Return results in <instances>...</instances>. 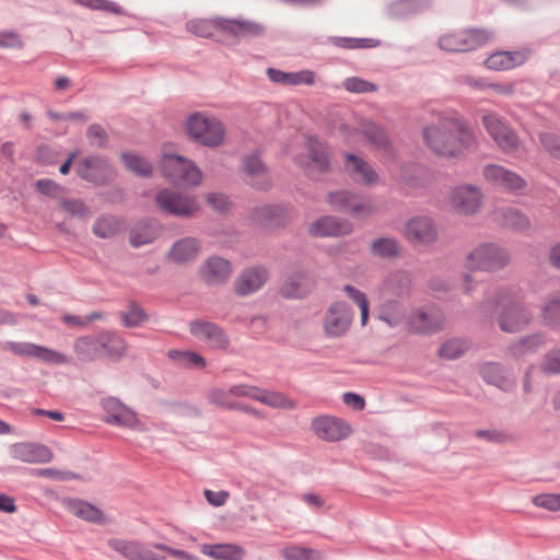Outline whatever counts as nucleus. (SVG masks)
<instances>
[{
  "label": "nucleus",
  "mask_w": 560,
  "mask_h": 560,
  "mask_svg": "<svg viewBox=\"0 0 560 560\" xmlns=\"http://www.w3.org/2000/svg\"><path fill=\"white\" fill-rule=\"evenodd\" d=\"M352 231L351 222L332 215L323 217L310 226V233L318 237L347 235Z\"/></svg>",
  "instance_id": "nucleus-26"
},
{
  "label": "nucleus",
  "mask_w": 560,
  "mask_h": 560,
  "mask_svg": "<svg viewBox=\"0 0 560 560\" xmlns=\"http://www.w3.org/2000/svg\"><path fill=\"white\" fill-rule=\"evenodd\" d=\"M372 253L382 258L396 257L399 254V246L396 240L390 237H381L371 245Z\"/></svg>",
  "instance_id": "nucleus-48"
},
{
  "label": "nucleus",
  "mask_w": 560,
  "mask_h": 560,
  "mask_svg": "<svg viewBox=\"0 0 560 560\" xmlns=\"http://www.w3.org/2000/svg\"><path fill=\"white\" fill-rule=\"evenodd\" d=\"M168 357L187 368L203 369L206 366L205 358L196 352L171 350Z\"/></svg>",
  "instance_id": "nucleus-51"
},
{
  "label": "nucleus",
  "mask_w": 560,
  "mask_h": 560,
  "mask_svg": "<svg viewBox=\"0 0 560 560\" xmlns=\"http://www.w3.org/2000/svg\"><path fill=\"white\" fill-rule=\"evenodd\" d=\"M35 185L39 192L50 197L57 196L61 190L57 183L48 178L38 179Z\"/></svg>",
  "instance_id": "nucleus-64"
},
{
  "label": "nucleus",
  "mask_w": 560,
  "mask_h": 560,
  "mask_svg": "<svg viewBox=\"0 0 560 560\" xmlns=\"http://www.w3.org/2000/svg\"><path fill=\"white\" fill-rule=\"evenodd\" d=\"M77 173L82 179L94 184H104L114 176V171L107 160L97 155L82 159L77 164Z\"/></svg>",
  "instance_id": "nucleus-17"
},
{
  "label": "nucleus",
  "mask_w": 560,
  "mask_h": 560,
  "mask_svg": "<svg viewBox=\"0 0 560 560\" xmlns=\"http://www.w3.org/2000/svg\"><path fill=\"white\" fill-rule=\"evenodd\" d=\"M86 136L90 143L97 148L104 147L107 142V133L105 129L97 124H93L88 128Z\"/></svg>",
  "instance_id": "nucleus-59"
},
{
  "label": "nucleus",
  "mask_w": 560,
  "mask_h": 560,
  "mask_svg": "<svg viewBox=\"0 0 560 560\" xmlns=\"http://www.w3.org/2000/svg\"><path fill=\"white\" fill-rule=\"evenodd\" d=\"M267 75L273 83L283 85H313L315 82L314 72L311 70H301L296 72H284L282 70L268 68Z\"/></svg>",
  "instance_id": "nucleus-33"
},
{
  "label": "nucleus",
  "mask_w": 560,
  "mask_h": 560,
  "mask_svg": "<svg viewBox=\"0 0 560 560\" xmlns=\"http://www.w3.org/2000/svg\"><path fill=\"white\" fill-rule=\"evenodd\" d=\"M343 88L350 93H371L377 90V86L358 77H350L343 81Z\"/></svg>",
  "instance_id": "nucleus-56"
},
{
  "label": "nucleus",
  "mask_w": 560,
  "mask_h": 560,
  "mask_svg": "<svg viewBox=\"0 0 560 560\" xmlns=\"http://www.w3.org/2000/svg\"><path fill=\"white\" fill-rule=\"evenodd\" d=\"M445 317L435 307H424L412 312L407 319V327L415 334H433L444 326Z\"/></svg>",
  "instance_id": "nucleus-13"
},
{
  "label": "nucleus",
  "mask_w": 560,
  "mask_h": 560,
  "mask_svg": "<svg viewBox=\"0 0 560 560\" xmlns=\"http://www.w3.org/2000/svg\"><path fill=\"white\" fill-rule=\"evenodd\" d=\"M510 262L509 253L493 243H485L476 246L467 256V268L494 272L503 269Z\"/></svg>",
  "instance_id": "nucleus-6"
},
{
  "label": "nucleus",
  "mask_w": 560,
  "mask_h": 560,
  "mask_svg": "<svg viewBox=\"0 0 560 560\" xmlns=\"http://www.w3.org/2000/svg\"><path fill=\"white\" fill-rule=\"evenodd\" d=\"M345 167L350 176L365 185H374L380 179L372 166L354 154L348 153L346 155Z\"/></svg>",
  "instance_id": "nucleus-32"
},
{
  "label": "nucleus",
  "mask_w": 560,
  "mask_h": 560,
  "mask_svg": "<svg viewBox=\"0 0 560 560\" xmlns=\"http://www.w3.org/2000/svg\"><path fill=\"white\" fill-rule=\"evenodd\" d=\"M119 231V221L114 217H103L93 225V233L101 238H110Z\"/></svg>",
  "instance_id": "nucleus-50"
},
{
  "label": "nucleus",
  "mask_w": 560,
  "mask_h": 560,
  "mask_svg": "<svg viewBox=\"0 0 560 560\" xmlns=\"http://www.w3.org/2000/svg\"><path fill=\"white\" fill-rule=\"evenodd\" d=\"M218 18L212 20L196 19L187 22V30L200 37H210L213 34V30L217 28L215 21Z\"/></svg>",
  "instance_id": "nucleus-55"
},
{
  "label": "nucleus",
  "mask_w": 560,
  "mask_h": 560,
  "mask_svg": "<svg viewBox=\"0 0 560 560\" xmlns=\"http://www.w3.org/2000/svg\"><path fill=\"white\" fill-rule=\"evenodd\" d=\"M160 168L163 177L175 186H198L202 178L201 171L192 161L177 154H164Z\"/></svg>",
  "instance_id": "nucleus-4"
},
{
  "label": "nucleus",
  "mask_w": 560,
  "mask_h": 560,
  "mask_svg": "<svg viewBox=\"0 0 560 560\" xmlns=\"http://www.w3.org/2000/svg\"><path fill=\"white\" fill-rule=\"evenodd\" d=\"M217 28L234 37H258L265 33V26L246 19H225L218 16Z\"/></svg>",
  "instance_id": "nucleus-23"
},
{
  "label": "nucleus",
  "mask_w": 560,
  "mask_h": 560,
  "mask_svg": "<svg viewBox=\"0 0 560 560\" xmlns=\"http://www.w3.org/2000/svg\"><path fill=\"white\" fill-rule=\"evenodd\" d=\"M424 144L438 156L460 159L477 145V136L469 122L458 114H444L422 130Z\"/></svg>",
  "instance_id": "nucleus-1"
},
{
  "label": "nucleus",
  "mask_w": 560,
  "mask_h": 560,
  "mask_svg": "<svg viewBox=\"0 0 560 560\" xmlns=\"http://www.w3.org/2000/svg\"><path fill=\"white\" fill-rule=\"evenodd\" d=\"M481 191L471 185H462L454 188L451 195L452 207L460 214H474L481 206Z\"/></svg>",
  "instance_id": "nucleus-20"
},
{
  "label": "nucleus",
  "mask_w": 560,
  "mask_h": 560,
  "mask_svg": "<svg viewBox=\"0 0 560 560\" xmlns=\"http://www.w3.org/2000/svg\"><path fill=\"white\" fill-rule=\"evenodd\" d=\"M307 154L294 158L298 165L305 167L310 173H323L330 165V155L328 147L314 138L306 140Z\"/></svg>",
  "instance_id": "nucleus-16"
},
{
  "label": "nucleus",
  "mask_w": 560,
  "mask_h": 560,
  "mask_svg": "<svg viewBox=\"0 0 560 560\" xmlns=\"http://www.w3.org/2000/svg\"><path fill=\"white\" fill-rule=\"evenodd\" d=\"M405 236L413 244H431L438 237V230L430 217L418 215L406 223Z\"/></svg>",
  "instance_id": "nucleus-19"
},
{
  "label": "nucleus",
  "mask_w": 560,
  "mask_h": 560,
  "mask_svg": "<svg viewBox=\"0 0 560 560\" xmlns=\"http://www.w3.org/2000/svg\"><path fill=\"white\" fill-rule=\"evenodd\" d=\"M386 289L393 295L404 296L410 292L411 279L405 272H397L387 279Z\"/></svg>",
  "instance_id": "nucleus-47"
},
{
  "label": "nucleus",
  "mask_w": 560,
  "mask_h": 560,
  "mask_svg": "<svg viewBox=\"0 0 560 560\" xmlns=\"http://www.w3.org/2000/svg\"><path fill=\"white\" fill-rule=\"evenodd\" d=\"M190 334L206 342L209 348L224 350L229 347L230 339L222 327L208 320H192L189 323Z\"/></svg>",
  "instance_id": "nucleus-14"
},
{
  "label": "nucleus",
  "mask_w": 560,
  "mask_h": 560,
  "mask_svg": "<svg viewBox=\"0 0 560 560\" xmlns=\"http://www.w3.org/2000/svg\"><path fill=\"white\" fill-rule=\"evenodd\" d=\"M482 125L495 144L505 153H513L520 148L516 132L494 113L482 116Z\"/></svg>",
  "instance_id": "nucleus-11"
},
{
  "label": "nucleus",
  "mask_w": 560,
  "mask_h": 560,
  "mask_svg": "<svg viewBox=\"0 0 560 560\" xmlns=\"http://www.w3.org/2000/svg\"><path fill=\"white\" fill-rule=\"evenodd\" d=\"M230 393L233 397H247L259 401L266 406L292 410L295 408V402L288 396L280 392L268 390L248 384H237L230 387Z\"/></svg>",
  "instance_id": "nucleus-10"
},
{
  "label": "nucleus",
  "mask_w": 560,
  "mask_h": 560,
  "mask_svg": "<svg viewBox=\"0 0 560 560\" xmlns=\"http://www.w3.org/2000/svg\"><path fill=\"white\" fill-rule=\"evenodd\" d=\"M343 291L347 293L349 299L359 306L361 313V325L365 326L369 318V301L365 293L355 289L351 284H346L343 287Z\"/></svg>",
  "instance_id": "nucleus-52"
},
{
  "label": "nucleus",
  "mask_w": 560,
  "mask_h": 560,
  "mask_svg": "<svg viewBox=\"0 0 560 560\" xmlns=\"http://www.w3.org/2000/svg\"><path fill=\"white\" fill-rule=\"evenodd\" d=\"M243 167L249 176V184L259 190H267L271 187V179L267 168L259 158L258 153H250L244 156Z\"/></svg>",
  "instance_id": "nucleus-28"
},
{
  "label": "nucleus",
  "mask_w": 560,
  "mask_h": 560,
  "mask_svg": "<svg viewBox=\"0 0 560 560\" xmlns=\"http://www.w3.org/2000/svg\"><path fill=\"white\" fill-rule=\"evenodd\" d=\"M154 200L158 208L168 215L188 218L199 210L195 197L183 195L168 188L158 191Z\"/></svg>",
  "instance_id": "nucleus-7"
},
{
  "label": "nucleus",
  "mask_w": 560,
  "mask_h": 560,
  "mask_svg": "<svg viewBox=\"0 0 560 560\" xmlns=\"http://www.w3.org/2000/svg\"><path fill=\"white\" fill-rule=\"evenodd\" d=\"M186 129L191 139L205 147H220L225 139L222 122L202 113L190 114L186 120Z\"/></svg>",
  "instance_id": "nucleus-5"
},
{
  "label": "nucleus",
  "mask_w": 560,
  "mask_h": 560,
  "mask_svg": "<svg viewBox=\"0 0 560 560\" xmlns=\"http://www.w3.org/2000/svg\"><path fill=\"white\" fill-rule=\"evenodd\" d=\"M361 132L364 138L378 150H389L390 139L387 131L380 125L366 120L361 124Z\"/></svg>",
  "instance_id": "nucleus-36"
},
{
  "label": "nucleus",
  "mask_w": 560,
  "mask_h": 560,
  "mask_svg": "<svg viewBox=\"0 0 560 560\" xmlns=\"http://www.w3.org/2000/svg\"><path fill=\"white\" fill-rule=\"evenodd\" d=\"M201 551L218 560L241 559L244 553L243 549L236 545H203Z\"/></svg>",
  "instance_id": "nucleus-40"
},
{
  "label": "nucleus",
  "mask_w": 560,
  "mask_h": 560,
  "mask_svg": "<svg viewBox=\"0 0 560 560\" xmlns=\"http://www.w3.org/2000/svg\"><path fill=\"white\" fill-rule=\"evenodd\" d=\"M101 406L105 412L104 421L108 424L136 429L140 423L137 413L115 397L102 399Z\"/></svg>",
  "instance_id": "nucleus-15"
},
{
  "label": "nucleus",
  "mask_w": 560,
  "mask_h": 560,
  "mask_svg": "<svg viewBox=\"0 0 560 560\" xmlns=\"http://www.w3.org/2000/svg\"><path fill=\"white\" fill-rule=\"evenodd\" d=\"M207 399L210 404L225 409H243V404L233 400L230 388L228 390L213 388L207 393Z\"/></svg>",
  "instance_id": "nucleus-46"
},
{
  "label": "nucleus",
  "mask_w": 560,
  "mask_h": 560,
  "mask_svg": "<svg viewBox=\"0 0 560 560\" xmlns=\"http://www.w3.org/2000/svg\"><path fill=\"white\" fill-rule=\"evenodd\" d=\"M328 202L336 210L349 212L354 218H366L374 213V207L368 199L349 191H335L329 194Z\"/></svg>",
  "instance_id": "nucleus-12"
},
{
  "label": "nucleus",
  "mask_w": 560,
  "mask_h": 560,
  "mask_svg": "<svg viewBox=\"0 0 560 560\" xmlns=\"http://www.w3.org/2000/svg\"><path fill=\"white\" fill-rule=\"evenodd\" d=\"M500 213L501 221L505 226L525 230L530 225L528 218L515 208L502 209Z\"/></svg>",
  "instance_id": "nucleus-49"
},
{
  "label": "nucleus",
  "mask_w": 560,
  "mask_h": 560,
  "mask_svg": "<svg viewBox=\"0 0 560 560\" xmlns=\"http://www.w3.org/2000/svg\"><path fill=\"white\" fill-rule=\"evenodd\" d=\"M312 429L317 438L328 442L346 439L351 433L350 427L341 419L320 416L312 421Z\"/></svg>",
  "instance_id": "nucleus-18"
},
{
  "label": "nucleus",
  "mask_w": 560,
  "mask_h": 560,
  "mask_svg": "<svg viewBox=\"0 0 560 560\" xmlns=\"http://www.w3.org/2000/svg\"><path fill=\"white\" fill-rule=\"evenodd\" d=\"M430 4V0H399L390 5V13L396 18H402L425 9Z\"/></svg>",
  "instance_id": "nucleus-44"
},
{
  "label": "nucleus",
  "mask_w": 560,
  "mask_h": 560,
  "mask_svg": "<svg viewBox=\"0 0 560 560\" xmlns=\"http://www.w3.org/2000/svg\"><path fill=\"white\" fill-rule=\"evenodd\" d=\"M540 317L547 326H560V290L547 296L540 308Z\"/></svg>",
  "instance_id": "nucleus-38"
},
{
  "label": "nucleus",
  "mask_w": 560,
  "mask_h": 560,
  "mask_svg": "<svg viewBox=\"0 0 560 560\" xmlns=\"http://www.w3.org/2000/svg\"><path fill=\"white\" fill-rule=\"evenodd\" d=\"M541 368L545 373L560 374V348L546 355Z\"/></svg>",
  "instance_id": "nucleus-62"
},
{
  "label": "nucleus",
  "mask_w": 560,
  "mask_h": 560,
  "mask_svg": "<svg viewBox=\"0 0 560 560\" xmlns=\"http://www.w3.org/2000/svg\"><path fill=\"white\" fill-rule=\"evenodd\" d=\"M121 160L129 171L139 176L147 177L152 174L151 164L140 155L135 153H122Z\"/></svg>",
  "instance_id": "nucleus-45"
},
{
  "label": "nucleus",
  "mask_w": 560,
  "mask_h": 560,
  "mask_svg": "<svg viewBox=\"0 0 560 560\" xmlns=\"http://www.w3.org/2000/svg\"><path fill=\"white\" fill-rule=\"evenodd\" d=\"M313 550L302 547H287L281 550V555L285 560H312Z\"/></svg>",
  "instance_id": "nucleus-60"
},
{
  "label": "nucleus",
  "mask_w": 560,
  "mask_h": 560,
  "mask_svg": "<svg viewBox=\"0 0 560 560\" xmlns=\"http://www.w3.org/2000/svg\"><path fill=\"white\" fill-rule=\"evenodd\" d=\"M533 503L552 512L560 511V494L542 493L533 498Z\"/></svg>",
  "instance_id": "nucleus-57"
},
{
  "label": "nucleus",
  "mask_w": 560,
  "mask_h": 560,
  "mask_svg": "<svg viewBox=\"0 0 560 560\" xmlns=\"http://www.w3.org/2000/svg\"><path fill=\"white\" fill-rule=\"evenodd\" d=\"M278 207L265 205L253 210V219L258 223H265L273 218L278 212Z\"/></svg>",
  "instance_id": "nucleus-63"
},
{
  "label": "nucleus",
  "mask_w": 560,
  "mask_h": 560,
  "mask_svg": "<svg viewBox=\"0 0 560 560\" xmlns=\"http://www.w3.org/2000/svg\"><path fill=\"white\" fill-rule=\"evenodd\" d=\"M306 282L303 272H294L284 281L281 292L287 298H302L306 293Z\"/></svg>",
  "instance_id": "nucleus-42"
},
{
  "label": "nucleus",
  "mask_w": 560,
  "mask_h": 560,
  "mask_svg": "<svg viewBox=\"0 0 560 560\" xmlns=\"http://www.w3.org/2000/svg\"><path fill=\"white\" fill-rule=\"evenodd\" d=\"M268 271L261 266L244 270L235 280L234 288L238 295L246 296L258 291L266 283Z\"/></svg>",
  "instance_id": "nucleus-25"
},
{
  "label": "nucleus",
  "mask_w": 560,
  "mask_h": 560,
  "mask_svg": "<svg viewBox=\"0 0 560 560\" xmlns=\"http://www.w3.org/2000/svg\"><path fill=\"white\" fill-rule=\"evenodd\" d=\"M200 245L197 238L184 237L176 241L167 253V258L176 265L195 260L199 254Z\"/></svg>",
  "instance_id": "nucleus-30"
},
{
  "label": "nucleus",
  "mask_w": 560,
  "mask_h": 560,
  "mask_svg": "<svg viewBox=\"0 0 560 560\" xmlns=\"http://www.w3.org/2000/svg\"><path fill=\"white\" fill-rule=\"evenodd\" d=\"M67 506L73 515L84 521L97 523L103 520V513L101 510L88 502L81 500H70Z\"/></svg>",
  "instance_id": "nucleus-41"
},
{
  "label": "nucleus",
  "mask_w": 560,
  "mask_h": 560,
  "mask_svg": "<svg viewBox=\"0 0 560 560\" xmlns=\"http://www.w3.org/2000/svg\"><path fill=\"white\" fill-rule=\"evenodd\" d=\"M485 179L493 186L511 191L523 189L526 182L515 172L498 164H489L483 168Z\"/></svg>",
  "instance_id": "nucleus-21"
},
{
  "label": "nucleus",
  "mask_w": 560,
  "mask_h": 560,
  "mask_svg": "<svg viewBox=\"0 0 560 560\" xmlns=\"http://www.w3.org/2000/svg\"><path fill=\"white\" fill-rule=\"evenodd\" d=\"M494 303L502 307L499 326L503 331L516 332L529 325L532 312L517 301L511 290H499Z\"/></svg>",
  "instance_id": "nucleus-3"
},
{
  "label": "nucleus",
  "mask_w": 560,
  "mask_h": 560,
  "mask_svg": "<svg viewBox=\"0 0 560 560\" xmlns=\"http://www.w3.org/2000/svg\"><path fill=\"white\" fill-rule=\"evenodd\" d=\"M231 273V262L219 256L209 257L199 267L200 278L209 285L224 283L230 278Z\"/></svg>",
  "instance_id": "nucleus-22"
},
{
  "label": "nucleus",
  "mask_w": 560,
  "mask_h": 560,
  "mask_svg": "<svg viewBox=\"0 0 560 560\" xmlns=\"http://www.w3.org/2000/svg\"><path fill=\"white\" fill-rule=\"evenodd\" d=\"M108 546L129 560H165L136 541L110 539Z\"/></svg>",
  "instance_id": "nucleus-31"
},
{
  "label": "nucleus",
  "mask_w": 560,
  "mask_h": 560,
  "mask_svg": "<svg viewBox=\"0 0 560 560\" xmlns=\"http://www.w3.org/2000/svg\"><path fill=\"white\" fill-rule=\"evenodd\" d=\"M353 312L345 301H335L323 317V330L326 337L335 339L345 336L352 324Z\"/></svg>",
  "instance_id": "nucleus-8"
},
{
  "label": "nucleus",
  "mask_w": 560,
  "mask_h": 560,
  "mask_svg": "<svg viewBox=\"0 0 560 560\" xmlns=\"http://www.w3.org/2000/svg\"><path fill=\"white\" fill-rule=\"evenodd\" d=\"M530 56L529 49H522L515 51H495L491 54L486 60L485 66L493 71H506L515 67L522 66Z\"/></svg>",
  "instance_id": "nucleus-24"
},
{
  "label": "nucleus",
  "mask_w": 560,
  "mask_h": 560,
  "mask_svg": "<svg viewBox=\"0 0 560 560\" xmlns=\"http://www.w3.org/2000/svg\"><path fill=\"white\" fill-rule=\"evenodd\" d=\"M22 38L16 32H0V48H22Z\"/></svg>",
  "instance_id": "nucleus-61"
},
{
  "label": "nucleus",
  "mask_w": 560,
  "mask_h": 560,
  "mask_svg": "<svg viewBox=\"0 0 560 560\" xmlns=\"http://www.w3.org/2000/svg\"><path fill=\"white\" fill-rule=\"evenodd\" d=\"M10 454L14 459L30 464L47 463L52 457L46 446L35 443H15L11 445Z\"/></svg>",
  "instance_id": "nucleus-29"
},
{
  "label": "nucleus",
  "mask_w": 560,
  "mask_h": 560,
  "mask_svg": "<svg viewBox=\"0 0 560 560\" xmlns=\"http://www.w3.org/2000/svg\"><path fill=\"white\" fill-rule=\"evenodd\" d=\"M158 236L156 230L149 222H139L129 234V242L132 247L137 248L152 243Z\"/></svg>",
  "instance_id": "nucleus-39"
},
{
  "label": "nucleus",
  "mask_w": 560,
  "mask_h": 560,
  "mask_svg": "<svg viewBox=\"0 0 560 560\" xmlns=\"http://www.w3.org/2000/svg\"><path fill=\"white\" fill-rule=\"evenodd\" d=\"M481 374L487 383L495 385L503 390H509L514 385L513 381L499 363H486L481 369Z\"/></svg>",
  "instance_id": "nucleus-37"
},
{
  "label": "nucleus",
  "mask_w": 560,
  "mask_h": 560,
  "mask_svg": "<svg viewBox=\"0 0 560 560\" xmlns=\"http://www.w3.org/2000/svg\"><path fill=\"white\" fill-rule=\"evenodd\" d=\"M0 349L11 351L19 357L35 358L47 364L60 365L69 363V358L66 354L33 342L4 341L0 342Z\"/></svg>",
  "instance_id": "nucleus-9"
},
{
  "label": "nucleus",
  "mask_w": 560,
  "mask_h": 560,
  "mask_svg": "<svg viewBox=\"0 0 560 560\" xmlns=\"http://www.w3.org/2000/svg\"><path fill=\"white\" fill-rule=\"evenodd\" d=\"M60 207L65 212L80 220H86L91 217L89 207L80 199H63Z\"/></svg>",
  "instance_id": "nucleus-54"
},
{
  "label": "nucleus",
  "mask_w": 560,
  "mask_h": 560,
  "mask_svg": "<svg viewBox=\"0 0 560 560\" xmlns=\"http://www.w3.org/2000/svg\"><path fill=\"white\" fill-rule=\"evenodd\" d=\"M539 140L547 152L560 160V137L550 132H542L539 135Z\"/></svg>",
  "instance_id": "nucleus-58"
},
{
  "label": "nucleus",
  "mask_w": 560,
  "mask_h": 560,
  "mask_svg": "<svg viewBox=\"0 0 560 560\" xmlns=\"http://www.w3.org/2000/svg\"><path fill=\"white\" fill-rule=\"evenodd\" d=\"M120 317L122 325L127 328L139 327L149 319V315L136 302H130L128 311L122 312Z\"/></svg>",
  "instance_id": "nucleus-43"
},
{
  "label": "nucleus",
  "mask_w": 560,
  "mask_h": 560,
  "mask_svg": "<svg viewBox=\"0 0 560 560\" xmlns=\"http://www.w3.org/2000/svg\"><path fill=\"white\" fill-rule=\"evenodd\" d=\"M73 351L82 362H93L100 359L97 335L78 337L73 342Z\"/></svg>",
  "instance_id": "nucleus-34"
},
{
  "label": "nucleus",
  "mask_w": 560,
  "mask_h": 560,
  "mask_svg": "<svg viewBox=\"0 0 560 560\" xmlns=\"http://www.w3.org/2000/svg\"><path fill=\"white\" fill-rule=\"evenodd\" d=\"M100 359L120 360L127 351V341L118 332L103 330L97 334Z\"/></svg>",
  "instance_id": "nucleus-27"
},
{
  "label": "nucleus",
  "mask_w": 560,
  "mask_h": 560,
  "mask_svg": "<svg viewBox=\"0 0 560 560\" xmlns=\"http://www.w3.org/2000/svg\"><path fill=\"white\" fill-rule=\"evenodd\" d=\"M493 38V33L486 28L454 30L441 35L438 46L441 50L451 54H460L476 50Z\"/></svg>",
  "instance_id": "nucleus-2"
},
{
  "label": "nucleus",
  "mask_w": 560,
  "mask_h": 560,
  "mask_svg": "<svg viewBox=\"0 0 560 560\" xmlns=\"http://www.w3.org/2000/svg\"><path fill=\"white\" fill-rule=\"evenodd\" d=\"M469 345L466 340L463 339H451L446 341L439 350V354L441 358L447 360H455L464 354Z\"/></svg>",
  "instance_id": "nucleus-53"
},
{
  "label": "nucleus",
  "mask_w": 560,
  "mask_h": 560,
  "mask_svg": "<svg viewBox=\"0 0 560 560\" xmlns=\"http://www.w3.org/2000/svg\"><path fill=\"white\" fill-rule=\"evenodd\" d=\"M546 342L547 339L542 332H535L512 343L509 348V352L514 358H521L539 350Z\"/></svg>",
  "instance_id": "nucleus-35"
}]
</instances>
